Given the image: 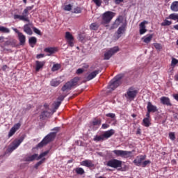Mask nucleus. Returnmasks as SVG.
Returning <instances> with one entry per match:
<instances>
[{
  "label": "nucleus",
  "instance_id": "dca6fc26",
  "mask_svg": "<svg viewBox=\"0 0 178 178\" xmlns=\"http://www.w3.org/2000/svg\"><path fill=\"white\" fill-rule=\"evenodd\" d=\"M147 109L148 112L155 113V112H158V107L156 106H154L151 102H147Z\"/></svg>",
  "mask_w": 178,
  "mask_h": 178
},
{
  "label": "nucleus",
  "instance_id": "bb28decb",
  "mask_svg": "<svg viewBox=\"0 0 178 178\" xmlns=\"http://www.w3.org/2000/svg\"><path fill=\"white\" fill-rule=\"evenodd\" d=\"M170 9L172 12H178V1H174L170 6Z\"/></svg>",
  "mask_w": 178,
  "mask_h": 178
},
{
  "label": "nucleus",
  "instance_id": "774afa93",
  "mask_svg": "<svg viewBox=\"0 0 178 178\" xmlns=\"http://www.w3.org/2000/svg\"><path fill=\"white\" fill-rule=\"evenodd\" d=\"M23 2H24L25 3H27V0H23Z\"/></svg>",
  "mask_w": 178,
  "mask_h": 178
},
{
  "label": "nucleus",
  "instance_id": "79ce46f5",
  "mask_svg": "<svg viewBox=\"0 0 178 178\" xmlns=\"http://www.w3.org/2000/svg\"><path fill=\"white\" fill-rule=\"evenodd\" d=\"M107 118H111V119H115L116 118V115L115 113H109L106 114Z\"/></svg>",
  "mask_w": 178,
  "mask_h": 178
},
{
  "label": "nucleus",
  "instance_id": "a18cd8bd",
  "mask_svg": "<svg viewBox=\"0 0 178 178\" xmlns=\"http://www.w3.org/2000/svg\"><path fill=\"white\" fill-rule=\"evenodd\" d=\"M178 63V60L176 58H172V61H171V65L172 66H176V65H177Z\"/></svg>",
  "mask_w": 178,
  "mask_h": 178
},
{
  "label": "nucleus",
  "instance_id": "6e6552de",
  "mask_svg": "<svg viewBox=\"0 0 178 178\" xmlns=\"http://www.w3.org/2000/svg\"><path fill=\"white\" fill-rule=\"evenodd\" d=\"M113 153L122 158H130L131 156V152L130 151L115 149L113 151Z\"/></svg>",
  "mask_w": 178,
  "mask_h": 178
},
{
  "label": "nucleus",
  "instance_id": "2eb2a0df",
  "mask_svg": "<svg viewBox=\"0 0 178 178\" xmlns=\"http://www.w3.org/2000/svg\"><path fill=\"white\" fill-rule=\"evenodd\" d=\"M20 126H22L20 123L15 124L10 130L8 133V137H12V136H13V134H15L16 131L20 129Z\"/></svg>",
  "mask_w": 178,
  "mask_h": 178
},
{
  "label": "nucleus",
  "instance_id": "13d9d810",
  "mask_svg": "<svg viewBox=\"0 0 178 178\" xmlns=\"http://www.w3.org/2000/svg\"><path fill=\"white\" fill-rule=\"evenodd\" d=\"M149 113H151V112H148L147 111L146 113V118H145V119H149Z\"/></svg>",
  "mask_w": 178,
  "mask_h": 178
},
{
  "label": "nucleus",
  "instance_id": "69168bd1",
  "mask_svg": "<svg viewBox=\"0 0 178 178\" xmlns=\"http://www.w3.org/2000/svg\"><path fill=\"white\" fill-rule=\"evenodd\" d=\"M175 80H176L177 81H178V74H177L175 76Z\"/></svg>",
  "mask_w": 178,
  "mask_h": 178
},
{
  "label": "nucleus",
  "instance_id": "cd10ccee",
  "mask_svg": "<svg viewBox=\"0 0 178 178\" xmlns=\"http://www.w3.org/2000/svg\"><path fill=\"white\" fill-rule=\"evenodd\" d=\"M59 84H60V81L58 79H53L50 82V85L51 86V87H58Z\"/></svg>",
  "mask_w": 178,
  "mask_h": 178
},
{
  "label": "nucleus",
  "instance_id": "680f3d73",
  "mask_svg": "<svg viewBox=\"0 0 178 178\" xmlns=\"http://www.w3.org/2000/svg\"><path fill=\"white\" fill-rule=\"evenodd\" d=\"M59 127H55L53 129H51L52 131H59Z\"/></svg>",
  "mask_w": 178,
  "mask_h": 178
},
{
  "label": "nucleus",
  "instance_id": "f257e3e1",
  "mask_svg": "<svg viewBox=\"0 0 178 178\" xmlns=\"http://www.w3.org/2000/svg\"><path fill=\"white\" fill-rule=\"evenodd\" d=\"M33 8H34V6L26 7L24 10L22 15H15L14 19L15 20L19 19V20H22V22H26L27 23H30V19H29V12H30V10L33 9Z\"/></svg>",
  "mask_w": 178,
  "mask_h": 178
},
{
  "label": "nucleus",
  "instance_id": "338daca9",
  "mask_svg": "<svg viewBox=\"0 0 178 178\" xmlns=\"http://www.w3.org/2000/svg\"><path fill=\"white\" fill-rule=\"evenodd\" d=\"M38 58H42V54L38 55Z\"/></svg>",
  "mask_w": 178,
  "mask_h": 178
},
{
  "label": "nucleus",
  "instance_id": "8fccbe9b",
  "mask_svg": "<svg viewBox=\"0 0 178 178\" xmlns=\"http://www.w3.org/2000/svg\"><path fill=\"white\" fill-rule=\"evenodd\" d=\"M33 31L35 33V34H38V35H41V31H40L38 29L33 27Z\"/></svg>",
  "mask_w": 178,
  "mask_h": 178
},
{
  "label": "nucleus",
  "instance_id": "2f4dec72",
  "mask_svg": "<svg viewBox=\"0 0 178 178\" xmlns=\"http://www.w3.org/2000/svg\"><path fill=\"white\" fill-rule=\"evenodd\" d=\"M75 172L76 173V175H84V173H86V172L84 171V169H83L82 168H76L75 169Z\"/></svg>",
  "mask_w": 178,
  "mask_h": 178
},
{
  "label": "nucleus",
  "instance_id": "393cba45",
  "mask_svg": "<svg viewBox=\"0 0 178 178\" xmlns=\"http://www.w3.org/2000/svg\"><path fill=\"white\" fill-rule=\"evenodd\" d=\"M99 73V70H96L92 72H91L88 76H87V80H92V79H95V77H97V74Z\"/></svg>",
  "mask_w": 178,
  "mask_h": 178
},
{
  "label": "nucleus",
  "instance_id": "c85d7f7f",
  "mask_svg": "<svg viewBox=\"0 0 178 178\" xmlns=\"http://www.w3.org/2000/svg\"><path fill=\"white\" fill-rule=\"evenodd\" d=\"M44 52H47L48 56L52 55V54H55V48L54 47H48L44 49Z\"/></svg>",
  "mask_w": 178,
  "mask_h": 178
},
{
  "label": "nucleus",
  "instance_id": "a878e982",
  "mask_svg": "<svg viewBox=\"0 0 178 178\" xmlns=\"http://www.w3.org/2000/svg\"><path fill=\"white\" fill-rule=\"evenodd\" d=\"M29 42L30 46L32 48H34L35 45L37 44V38H35V37L30 38L29 40Z\"/></svg>",
  "mask_w": 178,
  "mask_h": 178
},
{
  "label": "nucleus",
  "instance_id": "1a4fd4ad",
  "mask_svg": "<svg viewBox=\"0 0 178 178\" xmlns=\"http://www.w3.org/2000/svg\"><path fill=\"white\" fill-rule=\"evenodd\" d=\"M122 161L118 159H111L109 160L106 165L109 166V168H113L114 169H118V168H122Z\"/></svg>",
  "mask_w": 178,
  "mask_h": 178
},
{
  "label": "nucleus",
  "instance_id": "9d476101",
  "mask_svg": "<svg viewBox=\"0 0 178 178\" xmlns=\"http://www.w3.org/2000/svg\"><path fill=\"white\" fill-rule=\"evenodd\" d=\"M24 140V138H21L18 140H16L13 142L12 145L8 147L7 149L8 152L12 153L15 149H16L22 143H23V140Z\"/></svg>",
  "mask_w": 178,
  "mask_h": 178
},
{
  "label": "nucleus",
  "instance_id": "0e129e2a",
  "mask_svg": "<svg viewBox=\"0 0 178 178\" xmlns=\"http://www.w3.org/2000/svg\"><path fill=\"white\" fill-rule=\"evenodd\" d=\"M174 29L175 30H177L178 31V24L174 25Z\"/></svg>",
  "mask_w": 178,
  "mask_h": 178
},
{
  "label": "nucleus",
  "instance_id": "aec40b11",
  "mask_svg": "<svg viewBox=\"0 0 178 178\" xmlns=\"http://www.w3.org/2000/svg\"><path fill=\"white\" fill-rule=\"evenodd\" d=\"M45 65L44 61H36L35 62V72H39L44 67Z\"/></svg>",
  "mask_w": 178,
  "mask_h": 178
},
{
  "label": "nucleus",
  "instance_id": "37998d69",
  "mask_svg": "<svg viewBox=\"0 0 178 178\" xmlns=\"http://www.w3.org/2000/svg\"><path fill=\"white\" fill-rule=\"evenodd\" d=\"M149 163H151V161L147 160V161H143L141 166L143 168H145V166H147V165H149Z\"/></svg>",
  "mask_w": 178,
  "mask_h": 178
},
{
  "label": "nucleus",
  "instance_id": "4be33fe9",
  "mask_svg": "<svg viewBox=\"0 0 178 178\" xmlns=\"http://www.w3.org/2000/svg\"><path fill=\"white\" fill-rule=\"evenodd\" d=\"M24 33L26 34H28V35H31L33 34V31L31 30V28L30 27L29 24H26L23 27Z\"/></svg>",
  "mask_w": 178,
  "mask_h": 178
},
{
  "label": "nucleus",
  "instance_id": "c03bdc74",
  "mask_svg": "<svg viewBox=\"0 0 178 178\" xmlns=\"http://www.w3.org/2000/svg\"><path fill=\"white\" fill-rule=\"evenodd\" d=\"M64 10H67V12H70V10H72V5L71 4L66 5L64 8Z\"/></svg>",
  "mask_w": 178,
  "mask_h": 178
},
{
  "label": "nucleus",
  "instance_id": "4d7b16f0",
  "mask_svg": "<svg viewBox=\"0 0 178 178\" xmlns=\"http://www.w3.org/2000/svg\"><path fill=\"white\" fill-rule=\"evenodd\" d=\"M121 2H123V0H115V3L116 5H119Z\"/></svg>",
  "mask_w": 178,
  "mask_h": 178
},
{
  "label": "nucleus",
  "instance_id": "39448f33",
  "mask_svg": "<svg viewBox=\"0 0 178 178\" xmlns=\"http://www.w3.org/2000/svg\"><path fill=\"white\" fill-rule=\"evenodd\" d=\"M115 17V13L112 11H106L102 15V24H109L110 22Z\"/></svg>",
  "mask_w": 178,
  "mask_h": 178
},
{
  "label": "nucleus",
  "instance_id": "4c0bfd02",
  "mask_svg": "<svg viewBox=\"0 0 178 178\" xmlns=\"http://www.w3.org/2000/svg\"><path fill=\"white\" fill-rule=\"evenodd\" d=\"M51 115V113L48 111H43L42 113V114L40 115V118H42V119H44V118H48L49 117V115Z\"/></svg>",
  "mask_w": 178,
  "mask_h": 178
},
{
  "label": "nucleus",
  "instance_id": "6ab92c4d",
  "mask_svg": "<svg viewBox=\"0 0 178 178\" xmlns=\"http://www.w3.org/2000/svg\"><path fill=\"white\" fill-rule=\"evenodd\" d=\"M81 165L86 168H94V163L91 160H85L81 162Z\"/></svg>",
  "mask_w": 178,
  "mask_h": 178
},
{
  "label": "nucleus",
  "instance_id": "09e8293b",
  "mask_svg": "<svg viewBox=\"0 0 178 178\" xmlns=\"http://www.w3.org/2000/svg\"><path fill=\"white\" fill-rule=\"evenodd\" d=\"M93 126H100L101 124V121L98 120H95V121L92 122Z\"/></svg>",
  "mask_w": 178,
  "mask_h": 178
},
{
  "label": "nucleus",
  "instance_id": "72a5a7b5",
  "mask_svg": "<svg viewBox=\"0 0 178 178\" xmlns=\"http://www.w3.org/2000/svg\"><path fill=\"white\" fill-rule=\"evenodd\" d=\"M0 31L1 33H5L6 34H8V33H10V30L8 28H6L5 26H0Z\"/></svg>",
  "mask_w": 178,
  "mask_h": 178
},
{
  "label": "nucleus",
  "instance_id": "052dcab7",
  "mask_svg": "<svg viewBox=\"0 0 178 178\" xmlns=\"http://www.w3.org/2000/svg\"><path fill=\"white\" fill-rule=\"evenodd\" d=\"M102 128H103V129H108V124H102Z\"/></svg>",
  "mask_w": 178,
  "mask_h": 178
},
{
  "label": "nucleus",
  "instance_id": "ddd939ff",
  "mask_svg": "<svg viewBox=\"0 0 178 178\" xmlns=\"http://www.w3.org/2000/svg\"><path fill=\"white\" fill-rule=\"evenodd\" d=\"M122 23H123V17L119 16L113 24L111 29L113 30V29H118V27H119Z\"/></svg>",
  "mask_w": 178,
  "mask_h": 178
},
{
  "label": "nucleus",
  "instance_id": "20e7f679",
  "mask_svg": "<svg viewBox=\"0 0 178 178\" xmlns=\"http://www.w3.org/2000/svg\"><path fill=\"white\" fill-rule=\"evenodd\" d=\"M55 137H56V132H51L46 136L40 143L37 145L36 148H42L44 145H47V144L51 143V141H54Z\"/></svg>",
  "mask_w": 178,
  "mask_h": 178
},
{
  "label": "nucleus",
  "instance_id": "0eeeda50",
  "mask_svg": "<svg viewBox=\"0 0 178 178\" xmlns=\"http://www.w3.org/2000/svg\"><path fill=\"white\" fill-rule=\"evenodd\" d=\"M137 94H138V91H137V90L134 88H129L125 94V97L127 99H130L131 101L137 97Z\"/></svg>",
  "mask_w": 178,
  "mask_h": 178
},
{
  "label": "nucleus",
  "instance_id": "a211bd4d",
  "mask_svg": "<svg viewBox=\"0 0 178 178\" xmlns=\"http://www.w3.org/2000/svg\"><path fill=\"white\" fill-rule=\"evenodd\" d=\"M160 102L163 105H166L167 106H172V103H170V99L166 97H161L160 98Z\"/></svg>",
  "mask_w": 178,
  "mask_h": 178
},
{
  "label": "nucleus",
  "instance_id": "f8f14e48",
  "mask_svg": "<svg viewBox=\"0 0 178 178\" xmlns=\"http://www.w3.org/2000/svg\"><path fill=\"white\" fill-rule=\"evenodd\" d=\"M126 27H127V23L124 22L121 26H120L115 33V38L119 40L122 37V34H124L126 31Z\"/></svg>",
  "mask_w": 178,
  "mask_h": 178
},
{
  "label": "nucleus",
  "instance_id": "6e6d98bb",
  "mask_svg": "<svg viewBox=\"0 0 178 178\" xmlns=\"http://www.w3.org/2000/svg\"><path fill=\"white\" fill-rule=\"evenodd\" d=\"M12 29L13 30V31H15V33H16V34H17V35L22 33V32L19 31V30H17V29L16 28H12Z\"/></svg>",
  "mask_w": 178,
  "mask_h": 178
},
{
  "label": "nucleus",
  "instance_id": "4468645a",
  "mask_svg": "<svg viewBox=\"0 0 178 178\" xmlns=\"http://www.w3.org/2000/svg\"><path fill=\"white\" fill-rule=\"evenodd\" d=\"M147 156H139L134 161V163L136 166H141L143 165V161H145Z\"/></svg>",
  "mask_w": 178,
  "mask_h": 178
},
{
  "label": "nucleus",
  "instance_id": "de8ad7c7",
  "mask_svg": "<svg viewBox=\"0 0 178 178\" xmlns=\"http://www.w3.org/2000/svg\"><path fill=\"white\" fill-rule=\"evenodd\" d=\"M65 99V96L60 95L57 99V102H60V104H62V101Z\"/></svg>",
  "mask_w": 178,
  "mask_h": 178
},
{
  "label": "nucleus",
  "instance_id": "f3484780",
  "mask_svg": "<svg viewBox=\"0 0 178 178\" xmlns=\"http://www.w3.org/2000/svg\"><path fill=\"white\" fill-rule=\"evenodd\" d=\"M145 24H148L147 21H143L139 25V28H140L139 33L140 35L145 34V33H147V29H145L146 27Z\"/></svg>",
  "mask_w": 178,
  "mask_h": 178
},
{
  "label": "nucleus",
  "instance_id": "603ef678",
  "mask_svg": "<svg viewBox=\"0 0 178 178\" xmlns=\"http://www.w3.org/2000/svg\"><path fill=\"white\" fill-rule=\"evenodd\" d=\"M73 13H81V8L77 7L74 9Z\"/></svg>",
  "mask_w": 178,
  "mask_h": 178
},
{
  "label": "nucleus",
  "instance_id": "e433bc0d",
  "mask_svg": "<svg viewBox=\"0 0 178 178\" xmlns=\"http://www.w3.org/2000/svg\"><path fill=\"white\" fill-rule=\"evenodd\" d=\"M172 24V22L169 21L168 19H165L161 24V26H170Z\"/></svg>",
  "mask_w": 178,
  "mask_h": 178
},
{
  "label": "nucleus",
  "instance_id": "473e14b6",
  "mask_svg": "<svg viewBox=\"0 0 178 178\" xmlns=\"http://www.w3.org/2000/svg\"><path fill=\"white\" fill-rule=\"evenodd\" d=\"M65 39L67 41L74 40V38H73V35L70 33V32H66L65 33Z\"/></svg>",
  "mask_w": 178,
  "mask_h": 178
},
{
  "label": "nucleus",
  "instance_id": "b1692460",
  "mask_svg": "<svg viewBox=\"0 0 178 178\" xmlns=\"http://www.w3.org/2000/svg\"><path fill=\"white\" fill-rule=\"evenodd\" d=\"M152 37H154V35L152 34H149L142 38V40L145 44H149L152 40Z\"/></svg>",
  "mask_w": 178,
  "mask_h": 178
},
{
  "label": "nucleus",
  "instance_id": "9b49d317",
  "mask_svg": "<svg viewBox=\"0 0 178 178\" xmlns=\"http://www.w3.org/2000/svg\"><path fill=\"white\" fill-rule=\"evenodd\" d=\"M118 51H119L118 47H114L110 49L109 50H108L107 51L105 52L104 59L106 60H109V59H111V58H112L113 55H115V54H116V52H118Z\"/></svg>",
  "mask_w": 178,
  "mask_h": 178
},
{
  "label": "nucleus",
  "instance_id": "f704fd0d",
  "mask_svg": "<svg viewBox=\"0 0 178 178\" xmlns=\"http://www.w3.org/2000/svg\"><path fill=\"white\" fill-rule=\"evenodd\" d=\"M40 159L41 160L35 165V169H38V166H40V165H42V163H44V161H45V156L41 158Z\"/></svg>",
  "mask_w": 178,
  "mask_h": 178
},
{
  "label": "nucleus",
  "instance_id": "ea45409f",
  "mask_svg": "<svg viewBox=\"0 0 178 178\" xmlns=\"http://www.w3.org/2000/svg\"><path fill=\"white\" fill-rule=\"evenodd\" d=\"M92 1L98 8L102 5V0H92Z\"/></svg>",
  "mask_w": 178,
  "mask_h": 178
},
{
  "label": "nucleus",
  "instance_id": "f03ea898",
  "mask_svg": "<svg viewBox=\"0 0 178 178\" xmlns=\"http://www.w3.org/2000/svg\"><path fill=\"white\" fill-rule=\"evenodd\" d=\"M123 74H120L117 75L115 77H114L113 79H112L110 82V84L108 86V89L111 90V91H113V90H115L122 84V79L124 77Z\"/></svg>",
  "mask_w": 178,
  "mask_h": 178
},
{
  "label": "nucleus",
  "instance_id": "864d4df0",
  "mask_svg": "<svg viewBox=\"0 0 178 178\" xmlns=\"http://www.w3.org/2000/svg\"><path fill=\"white\" fill-rule=\"evenodd\" d=\"M74 40H67V44L70 47H74V42H73Z\"/></svg>",
  "mask_w": 178,
  "mask_h": 178
},
{
  "label": "nucleus",
  "instance_id": "3c124183",
  "mask_svg": "<svg viewBox=\"0 0 178 178\" xmlns=\"http://www.w3.org/2000/svg\"><path fill=\"white\" fill-rule=\"evenodd\" d=\"M154 48H156V49H162V46H161V44H159V43H154Z\"/></svg>",
  "mask_w": 178,
  "mask_h": 178
},
{
  "label": "nucleus",
  "instance_id": "5fc2aeb1",
  "mask_svg": "<svg viewBox=\"0 0 178 178\" xmlns=\"http://www.w3.org/2000/svg\"><path fill=\"white\" fill-rule=\"evenodd\" d=\"M84 72V69L83 68H79L76 70L77 74H81Z\"/></svg>",
  "mask_w": 178,
  "mask_h": 178
},
{
  "label": "nucleus",
  "instance_id": "7c9ffc66",
  "mask_svg": "<svg viewBox=\"0 0 178 178\" xmlns=\"http://www.w3.org/2000/svg\"><path fill=\"white\" fill-rule=\"evenodd\" d=\"M105 137L104 136V134H102V135L100 136H96L95 138H94V141H104L105 140Z\"/></svg>",
  "mask_w": 178,
  "mask_h": 178
},
{
  "label": "nucleus",
  "instance_id": "58836bf2",
  "mask_svg": "<svg viewBox=\"0 0 178 178\" xmlns=\"http://www.w3.org/2000/svg\"><path fill=\"white\" fill-rule=\"evenodd\" d=\"M59 69H60V65L55 64L53 65L51 70L52 72H56L57 70H59Z\"/></svg>",
  "mask_w": 178,
  "mask_h": 178
},
{
  "label": "nucleus",
  "instance_id": "412c9836",
  "mask_svg": "<svg viewBox=\"0 0 178 178\" xmlns=\"http://www.w3.org/2000/svg\"><path fill=\"white\" fill-rule=\"evenodd\" d=\"M113 134H115V131L113 129H110L108 131H105L103 134V136L105 140H108V138H110V137H112Z\"/></svg>",
  "mask_w": 178,
  "mask_h": 178
},
{
  "label": "nucleus",
  "instance_id": "c756f323",
  "mask_svg": "<svg viewBox=\"0 0 178 178\" xmlns=\"http://www.w3.org/2000/svg\"><path fill=\"white\" fill-rule=\"evenodd\" d=\"M143 124L145 127H149L151 126V121L149 118H144L143 120Z\"/></svg>",
  "mask_w": 178,
  "mask_h": 178
},
{
  "label": "nucleus",
  "instance_id": "5701e85b",
  "mask_svg": "<svg viewBox=\"0 0 178 178\" xmlns=\"http://www.w3.org/2000/svg\"><path fill=\"white\" fill-rule=\"evenodd\" d=\"M18 39L19 41V45H24V44H26V35H24L22 33L18 35Z\"/></svg>",
  "mask_w": 178,
  "mask_h": 178
},
{
  "label": "nucleus",
  "instance_id": "7ed1b4c3",
  "mask_svg": "<svg viewBox=\"0 0 178 178\" xmlns=\"http://www.w3.org/2000/svg\"><path fill=\"white\" fill-rule=\"evenodd\" d=\"M47 154H49V151L47 150L42 153H41L39 156L38 154H34L33 155H26L24 158V162H33V161H40L41 158H44V156H47Z\"/></svg>",
  "mask_w": 178,
  "mask_h": 178
},
{
  "label": "nucleus",
  "instance_id": "49530a36",
  "mask_svg": "<svg viewBox=\"0 0 178 178\" xmlns=\"http://www.w3.org/2000/svg\"><path fill=\"white\" fill-rule=\"evenodd\" d=\"M169 137L172 140V141H173L176 139V136H175V133H173V132H170L169 134Z\"/></svg>",
  "mask_w": 178,
  "mask_h": 178
},
{
  "label": "nucleus",
  "instance_id": "bf43d9fd",
  "mask_svg": "<svg viewBox=\"0 0 178 178\" xmlns=\"http://www.w3.org/2000/svg\"><path fill=\"white\" fill-rule=\"evenodd\" d=\"M136 134H141V129L138 128L136 131Z\"/></svg>",
  "mask_w": 178,
  "mask_h": 178
},
{
  "label": "nucleus",
  "instance_id": "c9c22d12",
  "mask_svg": "<svg viewBox=\"0 0 178 178\" xmlns=\"http://www.w3.org/2000/svg\"><path fill=\"white\" fill-rule=\"evenodd\" d=\"M98 27H99V25L97 23H92L90 26V30H98Z\"/></svg>",
  "mask_w": 178,
  "mask_h": 178
},
{
  "label": "nucleus",
  "instance_id": "a19ab883",
  "mask_svg": "<svg viewBox=\"0 0 178 178\" xmlns=\"http://www.w3.org/2000/svg\"><path fill=\"white\" fill-rule=\"evenodd\" d=\"M60 102H55L53 104V106H54V111H56V109H58V108H59V106H60Z\"/></svg>",
  "mask_w": 178,
  "mask_h": 178
},
{
  "label": "nucleus",
  "instance_id": "e2e57ef3",
  "mask_svg": "<svg viewBox=\"0 0 178 178\" xmlns=\"http://www.w3.org/2000/svg\"><path fill=\"white\" fill-rule=\"evenodd\" d=\"M174 98H175V99H176V101L178 102V94L175 95Z\"/></svg>",
  "mask_w": 178,
  "mask_h": 178
},
{
  "label": "nucleus",
  "instance_id": "423d86ee",
  "mask_svg": "<svg viewBox=\"0 0 178 178\" xmlns=\"http://www.w3.org/2000/svg\"><path fill=\"white\" fill-rule=\"evenodd\" d=\"M79 82V78L75 77L72 79L70 81L67 82L62 88V91H68L71 88H73L75 86H77Z\"/></svg>",
  "mask_w": 178,
  "mask_h": 178
}]
</instances>
